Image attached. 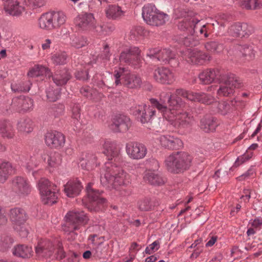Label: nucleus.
<instances>
[{
    "mask_svg": "<svg viewBox=\"0 0 262 262\" xmlns=\"http://www.w3.org/2000/svg\"><path fill=\"white\" fill-rule=\"evenodd\" d=\"M170 95L167 93H162L160 95V101L155 99L150 100L151 106L140 105L132 110L135 115L140 116V121L142 123L149 121L155 115L156 108L176 128L182 129L191 125L193 117L189 113L177 110L176 107L170 106L168 103Z\"/></svg>",
    "mask_w": 262,
    "mask_h": 262,
    "instance_id": "f257e3e1",
    "label": "nucleus"
},
{
    "mask_svg": "<svg viewBox=\"0 0 262 262\" xmlns=\"http://www.w3.org/2000/svg\"><path fill=\"white\" fill-rule=\"evenodd\" d=\"M101 184L108 189L121 191L122 187L130 183V176L116 163L108 162L105 165L104 172L100 177Z\"/></svg>",
    "mask_w": 262,
    "mask_h": 262,
    "instance_id": "f03ea898",
    "label": "nucleus"
},
{
    "mask_svg": "<svg viewBox=\"0 0 262 262\" xmlns=\"http://www.w3.org/2000/svg\"><path fill=\"white\" fill-rule=\"evenodd\" d=\"M175 13L179 17H181L178 25L179 29L187 31L189 33L193 32L197 34L199 31L200 35L204 37L209 36L210 33L209 28L210 25L203 24L196 16L186 14L185 12L180 15L177 13V11H176Z\"/></svg>",
    "mask_w": 262,
    "mask_h": 262,
    "instance_id": "7ed1b4c3",
    "label": "nucleus"
},
{
    "mask_svg": "<svg viewBox=\"0 0 262 262\" xmlns=\"http://www.w3.org/2000/svg\"><path fill=\"white\" fill-rule=\"evenodd\" d=\"M180 97L186 98L191 101H198L206 104H210L213 102V98L212 96L204 93H195L192 91L178 89L176 91L175 95H170L168 100L170 106L178 108L183 106V103Z\"/></svg>",
    "mask_w": 262,
    "mask_h": 262,
    "instance_id": "20e7f679",
    "label": "nucleus"
},
{
    "mask_svg": "<svg viewBox=\"0 0 262 262\" xmlns=\"http://www.w3.org/2000/svg\"><path fill=\"white\" fill-rule=\"evenodd\" d=\"M192 157L185 152H176L168 156L165 160L167 170L172 173H181L191 166Z\"/></svg>",
    "mask_w": 262,
    "mask_h": 262,
    "instance_id": "39448f33",
    "label": "nucleus"
},
{
    "mask_svg": "<svg viewBox=\"0 0 262 262\" xmlns=\"http://www.w3.org/2000/svg\"><path fill=\"white\" fill-rule=\"evenodd\" d=\"M35 252L39 257H48L53 254L55 257L59 259H62L65 257L62 244L58 241L53 243L49 240H41L35 247Z\"/></svg>",
    "mask_w": 262,
    "mask_h": 262,
    "instance_id": "423d86ee",
    "label": "nucleus"
},
{
    "mask_svg": "<svg viewBox=\"0 0 262 262\" xmlns=\"http://www.w3.org/2000/svg\"><path fill=\"white\" fill-rule=\"evenodd\" d=\"M114 76L116 85L122 84L128 88L134 89L140 86L142 80L140 77L135 74H131L123 67H115Z\"/></svg>",
    "mask_w": 262,
    "mask_h": 262,
    "instance_id": "0eeeda50",
    "label": "nucleus"
},
{
    "mask_svg": "<svg viewBox=\"0 0 262 262\" xmlns=\"http://www.w3.org/2000/svg\"><path fill=\"white\" fill-rule=\"evenodd\" d=\"M9 217L14 230L22 237H27L29 230L26 224L28 218L26 211L20 208L11 209L9 211Z\"/></svg>",
    "mask_w": 262,
    "mask_h": 262,
    "instance_id": "6e6552de",
    "label": "nucleus"
},
{
    "mask_svg": "<svg viewBox=\"0 0 262 262\" xmlns=\"http://www.w3.org/2000/svg\"><path fill=\"white\" fill-rule=\"evenodd\" d=\"M142 17L146 23L151 26H158L168 20L167 14L159 11L154 5L148 4L142 9Z\"/></svg>",
    "mask_w": 262,
    "mask_h": 262,
    "instance_id": "1a4fd4ad",
    "label": "nucleus"
},
{
    "mask_svg": "<svg viewBox=\"0 0 262 262\" xmlns=\"http://www.w3.org/2000/svg\"><path fill=\"white\" fill-rule=\"evenodd\" d=\"M89 218L83 211H70L66 215V222L63 230L73 232L87 224Z\"/></svg>",
    "mask_w": 262,
    "mask_h": 262,
    "instance_id": "9d476101",
    "label": "nucleus"
},
{
    "mask_svg": "<svg viewBox=\"0 0 262 262\" xmlns=\"http://www.w3.org/2000/svg\"><path fill=\"white\" fill-rule=\"evenodd\" d=\"M38 187L42 202L45 204H53L56 202L58 190L56 187L46 179L39 181Z\"/></svg>",
    "mask_w": 262,
    "mask_h": 262,
    "instance_id": "9b49d317",
    "label": "nucleus"
},
{
    "mask_svg": "<svg viewBox=\"0 0 262 262\" xmlns=\"http://www.w3.org/2000/svg\"><path fill=\"white\" fill-rule=\"evenodd\" d=\"M92 183H89L86 186V199L84 202L90 211H98L104 207L106 200L101 195V193L92 188Z\"/></svg>",
    "mask_w": 262,
    "mask_h": 262,
    "instance_id": "f8f14e48",
    "label": "nucleus"
},
{
    "mask_svg": "<svg viewBox=\"0 0 262 262\" xmlns=\"http://www.w3.org/2000/svg\"><path fill=\"white\" fill-rule=\"evenodd\" d=\"M147 56L155 61H159L162 63H168L172 66L178 63L174 60L176 55L169 49L159 48L150 49L146 53Z\"/></svg>",
    "mask_w": 262,
    "mask_h": 262,
    "instance_id": "ddd939ff",
    "label": "nucleus"
},
{
    "mask_svg": "<svg viewBox=\"0 0 262 262\" xmlns=\"http://www.w3.org/2000/svg\"><path fill=\"white\" fill-rule=\"evenodd\" d=\"M219 82L221 83L217 94L219 96H228L232 94L235 88L241 86L240 80L233 74H227L224 76V80Z\"/></svg>",
    "mask_w": 262,
    "mask_h": 262,
    "instance_id": "4468645a",
    "label": "nucleus"
},
{
    "mask_svg": "<svg viewBox=\"0 0 262 262\" xmlns=\"http://www.w3.org/2000/svg\"><path fill=\"white\" fill-rule=\"evenodd\" d=\"M140 51L137 47L126 49L121 53L119 59H114L113 63L119 62V66L128 64L133 66H138L141 61Z\"/></svg>",
    "mask_w": 262,
    "mask_h": 262,
    "instance_id": "2eb2a0df",
    "label": "nucleus"
},
{
    "mask_svg": "<svg viewBox=\"0 0 262 262\" xmlns=\"http://www.w3.org/2000/svg\"><path fill=\"white\" fill-rule=\"evenodd\" d=\"M12 190L18 196L24 197L31 192V186L28 180L23 177L17 176L12 180Z\"/></svg>",
    "mask_w": 262,
    "mask_h": 262,
    "instance_id": "dca6fc26",
    "label": "nucleus"
},
{
    "mask_svg": "<svg viewBox=\"0 0 262 262\" xmlns=\"http://www.w3.org/2000/svg\"><path fill=\"white\" fill-rule=\"evenodd\" d=\"M181 54L184 59L192 64H202L209 59L207 54L197 49H188Z\"/></svg>",
    "mask_w": 262,
    "mask_h": 262,
    "instance_id": "f3484780",
    "label": "nucleus"
},
{
    "mask_svg": "<svg viewBox=\"0 0 262 262\" xmlns=\"http://www.w3.org/2000/svg\"><path fill=\"white\" fill-rule=\"evenodd\" d=\"M125 150L128 157L134 160L144 158L147 154V149L142 144L136 142H129L126 144Z\"/></svg>",
    "mask_w": 262,
    "mask_h": 262,
    "instance_id": "a211bd4d",
    "label": "nucleus"
},
{
    "mask_svg": "<svg viewBox=\"0 0 262 262\" xmlns=\"http://www.w3.org/2000/svg\"><path fill=\"white\" fill-rule=\"evenodd\" d=\"M225 75L217 69H207L201 72L199 77L202 83L207 84L224 80Z\"/></svg>",
    "mask_w": 262,
    "mask_h": 262,
    "instance_id": "6ab92c4d",
    "label": "nucleus"
},
{
    "mask_svg": "<svg viewBox=\"0 0 262 262\" xmlns=\"http://www.w3.org/2000/svg\"><path fill=\"white\" fill-rule=\"evenodd\" d=\"M252 28L246 23H235L230 26L228 34L233 37H244L252 33Z\"/></svg>",
    "mask_w": 262,
    "mask_h": 262,
    "instance_id": "aec40b11",
    "label": "nucleus"
},
{
    "mask_svg": "<svg viewBox=\"0 0 262 262\" xmlns=\"http://www.w3.org/2000/svg\"><path fill=\"white\" fill-rule=\"evenodd\" d=\"M46 145L51 148H57L63 146L65 138L62 134L56 131L47 133L45 137Z\"/></svg>",
    "mask_w": 262,
    "mask_h": 262,
    "instance_id": "412c9836",
    "label": "nucleus"
},
{
    "mask_svg": "<svg viewBox=\"0 0 262 262\" xmlns=\"http://www.w3.org/2000/svg\"><path fill=\"white\" fill-rule=\"evenodd\" d=\"M154 78L157 82L163 84H171L174 81L173 73L164 67L156 69L154 73Z\"/></svg>",
    "mask_w": 262,
    "mask_h": 262,
    "instance_id": "4be33fe9",
    "label": "nucleus"
},
{
    "mask_svg": "<svg viewBox=\"0 0 262 262\" xmlns=\"http://www.w3.org/2000/svg\"><path fill=\"white\" fill-rule=\"evenodd\" d=\"M157 140L163 147L168 149H177L183 146L180 139L169 135L160 136Z\"/></svg>",
    "mask_w": 262,
    "mask_h": 262,
    "instance_id": "5701e85b",
    "label": "nucleus"
},
{
    "mask_svg": "<svg viewBox=\"0 0 262 262\" xmlns=\"http://www.w3.org/2000/svg\"><path fill=\"white\" fill-rule=\"evenodd\" d=\"M144 181L151 185L161 186L165 183V179L158 170L146 169L143 176Z\"/></svg>",
    "mask_w": 262,
    "mask_h": 262,
    "instance_id": "b1692460",
    "label": "nucleus"
},
{
    "mask_svg": "<svg viewBox=\"0 0 262 262\" xmlns=\"http://www.w3.org/2000/svg\"><path fill=\"white\" fill-rule=\"evenodd\" d=\"M76 24L81 30H88L94 28L96 20L92 14L85 13L77 17Z\"/></svg>",
    "mask_w": 262,
    "mask_h": 262,
    "instance_id": "393cba45",
    "label": "nucleus"
},
{
    "mask_svg": "<svg viewBox=\"0 0 262 262\" xmlns=\"http://www.w3.org/2000/svg\"><path fill=\"white\" fill-rule=\"evenodd\" d=\"M33 105V100L25 96L14 98L11 103L12 107L18 111H29L32 108Z\"/></svg>",
    "mask_w": 262,
    "mask_h": 262,
    "instance_id": "a878e982",
    "label": "nucleus"
},
{
    "mask_svg": "<svg viewBox=\"0 0 262 262\" xmlns=\"http://www.w3.org/2000/svg\"><path fill=\"white\" fill-rule=\"evenodd\" d=\"M99 164L96 156L93 153L84 154L79 159V166L88 171L94 169Z\"/></svg>",
    "mask_w": 262,
    "mask_h": 262,
    "instance_id": "bb28decb",
    "label": "nucleus"
},
{
    "mask_svg": "<svg viewBox=\"0 0 262 262\" xmlns=\"http://www.w3.org/2000/svg\"><path fill=\"white\" fill-rule=\"evenodd\" d=\"M234 51L235 54L240 57L243 62L252 60L255 57V52L253 48L247 45H238L235 47Z\"/></svg>",
    "mask_w": 262,
    "mask_h": 262,
    "instance_id": "cd10ccee",
    "label": "nucleus"
},
{
    "mask_svg": "<svg viewBox=\"0 0 262 262\" xmlns=\"http://www.w3.org/2000/svg\"><path fill=\"white\" fill-rule=\"evenodd\" d=\"M4 9L6 13L12 16H19L25 10L24 3L19 1L11 0L5 3Z\"/></svg>",
    "mask_w": 262,
    "mask_h": 262,
    "instance_id": "c85d7f7f",
    "label": "nucleus"
},
{
    "mask_svg": "<svg viewBox=\"0 0 262 262\" xmlns=\"http://www.w3.org/2000/svg\"><path fill=\"white\" fill-rule=\"evenodd\" d=\"M103 153L108 160L117 162L119 160V150L115 142L106 140L103 144Z\"/></svg>",
    "mask_w": 262,
    "mask_h": 262,
    "instance_id": "c756f323",
    "label": "nucleus"
},
{
    "mask_svg": "<svg viewBox=\"0 0 262 262\" xmlns=\"http://www.w3.org/2000/svg\"><path fill=\"white\" fill-rule=\"evenodd\" d=\"M219 123L217 120L210 116H204L200 120V127L206 133L213 132Z\"/></svg>",
    "mask_w": 262,
    "mask_h": 262,
    "instance_id": "7c9ffc66",
    "label": "nucleus"
},
{
    "mask_svg": "<svg viewBox=\"0 0 262 262\" xmlns=\"http://www.w3.org/2000/svg\"><path fill=\"white\" fill-rule=\"evenodd\" d=\"M41 158L48 164V168L51 170V168L57 167L61 163V158L60 155L57 152H43L41 155Z\"/></svg>",
    "mask_w": 262,
    "mask_h": 262,
    "instance_id": "2f4dec72",
    "label": "nucleus"
},
{
    "mask_svg": "<svg viewBox=\"0 0 262 262\" xmlns=\"http://www.w3.org/2000/svg\"><path fill=\"white\" fill-rule=\"evenodd\" d=\"M82 187L79 181H70L64 185V191L68 197L74 198L80 193Z\"/></svg>",
    "mask_w": 262,
    "mask_h": 262,
    "instance_id": "473e14b6",
    "label": "nucleus"
},
{
    "mask_svg": "<svg viewBox=\"0 0 262 262\" xmlns=\"http://www.w3.org/2000/svg\"><path fill=\"white\" fill-rule=\"evenodd\" d=\"M130 126V119L125 116L120 115L114 119L112 127L118 132H126Z\"/></svg>",
    "mask_w": 262,
    "mask_h": 262,
    "instance_id": "72a5a7b5",
    "label": "nucleus"
},
{
    "mask_svg": "<svg viewBox=\"0 0 262 262\" xmlns=\"http://www.w3.org/2000/svg\"><path fill=\"white\" fill-rule=\"evenodd\" d=\"M11 163L4 160H0V183H5L10 175L13 172Z\"/></svg>",
    "mask_w": 262,
    "mask_h": 262,
    "instance_id": "f704fd0d",
    "label": "nucleus"
},
{
    "mask_svg": "<svg viewBox=\"0 0 262 262\" xmlns=\"http://www.w3.org/2000/svg\"><path fill=\"white\" fill-rule=\"evenodd\" d=\"M203 37L198 31L197 34L192 32L187 36L181 37L180 42L185 47L192 48L198 45L200 39Z\"/></svg>",
    "mask_w": 262,
    "mask_h": 262,
    "instance_id": "c9c22d12",
    "label": "nucleus"
},
{
    "mask_svg": "<svg viewBox=\"0 0 262 262\" xmlns=\"http://www.w3.org/2000/svg\"><path fill=\"white\" fill-rule=\"evenodd\" d=\"M15 135L11 123L7 120H0V135L4 138L12 139Z\"/></svg>",
    "mask_w": 262,
    "mask_h": 262,
    "instance_id": "e433bc0d",
    "label": "nucleus"
},
{
    "mask_svg": "<svg viewBox=\"0 0 262 262\" xmlns=\"http://www.w3.org/2000/svg\"><path fill=\"white\" fill-rule=\"evenodd\" d=\"M28 75L30 77L34 78L43 76L50 77L51 75L47 68L41 65H36L29 70Z\"/></svg>",
    "mask_w": 262,
    "mask_h": 262,
    "instance_id": "4c0bfd02",
    "label": "nucleus"
},
{
    "mask_svg": "<svg viewBox=\"0 0 262 262\" xmlns=\"http://www.w3.org/2000/svg\"><path fill=\"white\" fill-rule=\"evenodd\" d=\"M51 17V23L53 24V29L57 28L63 25L67 19V16L62 11L50 12Z\"/></svg>",
    "mask_w": 262,
    "mask_h": 262,
    "instance_id": "58836bf2",
    "label": "nucleus"
},
{
    "mask_svg": "<svg viewBox=\"0 0 262 262\" xmlns=\"http://www.w3.org/2000/svg\"><path fill=\"white\" fill-rule=\"evenodd\" d=\"M71 75L67 70L57 71L53 76V80L57 85L66 84L70 79Z\"/></svg>",
    "mask_w": 262,
    "mask_h": 262,
    "instance_id": "ea45409f",
    "label": "nucleus"
},
{
    "mask_svg": "<svg viewBox=\"0 0 262 262\" xmlns=\"http://www.w3.org/2000/svg\"><path fill=\"white\" fill-rule=\"evenodd\" d=\"M13 255L23 258H29L32 255L31 247L25 245H17L12 249Z\"/></svg>",
    "mask_w": 262,
    "mask_h": 262,
    "instance_id": "a19ab883",
    "label": "nucleus"
},
{
    "mask_svg": "<svg viewBox=\"0 0 262 262\" xmlns=\"http://www.w3.org/2000/svg\"><path fill=\"white\" fill-rule=\"evenodd\" d=\"M107 17L112 19H116L123 14V11L121 8L116 5H110L105 9Z\"/></svg>",
    "mask_w": 262,
    "mask_h": 262,
    "instance_id": "79ce46f5",
    "label": "nucleus"
},
{
    "mask_svg": "<svg viewBox=\"0 0 262 262\" xmlns=\"http://www.w3.org/2000/svg\"><path fill=\"white\" fill-rule=\"evenodd\" d=\"M19 132L23 133H29L33 130V122L29 118L21 119L17 124Z\"/></svg>",
    "mask_w": 262,
    "mask_h": 262,
    "instance_id": "37998d69",
    "label": "nucleus"
},
{
    "mask_svg": "<svg viewBox=\"0 0 262 262\" xmlns=\"http://www.w3.org/2000/svg\"><path fill=\"white\" fill-rule=\"evenodd\" d=\"M49 12L46 13L41 15L38 19V26L42 29H53V24L51 23V17Z\"/></svg>",
    "mask_w": 262,
    "mask_h": 262,
    "instance_id": "c03bdc74",
    "label": "nucleus"
},
{
    "mask_svg": "<svg viewBox=\"0 0 262 262\" xmlns=\"http://www.w3.org/2000/svg\"><path fill=\"white\" fill-rule=\"evenodd\" d=\"M88 43L87 38L82 35H73L71 38V46L76 49L82 48Z\"/></svg>",
    "mask_w": 262,
    "mask_h": 262,
    "instance_id": "a18cd8bd",
    "label": "nucleus"
},
{
    "mask_svg": "<svg viewBox=\"0 0 262 262\" xmlns=\"http://www.w3.org/2000/svg\"><path fill=\"white\" fill-rule=\"evenodd\" d=\"M205 48L209 52L213 53H220L224 49V47L222 43L216 41H210L205 45Z\"/></svg>",
    "mask_w": 262,
    "mask_h": 262,
    "instance_id": "49530a36",
    "label": "nucleus"
},
{
    "mask_svg": "<svg viewBox=\"0 0 262 262\" xmlns=\"http://www.w3.org/2000/svg\"><path fill=\"white\" fill-rule=\"evenodd\" d=\"M213 107L214 108V112L222 115L227 114L230 109V105L224 101L222 102H215L213 104Z\"/></svg>",
    "mask_w": 262,
    "mask_h": 262,
    "instance_id": "de8ad7c7",
    "label": "nucleus"
},
{
    "mask_svg": "<svg viewBox=\"0 0 262 262\" xmlns=\"http://www.w3.org/2000/svg\"><path fill=\"white\" fill-rule=\"evenodd\" d=\"M51 59L55 64H63L67 62V55L64 52H58L52 55Z\"/></svg>",
    "mask_w": 262,
    "mask_h": 262,
    "instance_id": "09e8293b",
    "label": "nucleus"
},
{
    "mask_svg": "<svg viewBox=\"0 0 262 262\" xmlns=\"http://www.w3.org/2000/svg\"><path fill=\"white\" fill-rule=\"evenodd\" d=\"M47 97L49 101H55L60 97V89L50 87L47 91Z\"/></svg>",
    "mask_w": 262,
    "mask_h": 262,
    "instance_id": "8fccbe9b",
    "label": "nucleus"
},
{
    "mask_svg": "<svg viewBox=\"0 0 262 262\" xmlns=\"http://www.w3.org/2000/svg\"><path fill=\"white\" fill-rule=\"evenodd\" d=\"M11 89L14 92H28L30 90V83L20 81L11 84Z\"/></svg>",
    "mask_w": 262,
    "mask_h": 262,
    "instance_id": "3c124183",
    "label": "nucleus"
},
{
    "mask_svg": "<svg viewBox=\"0 0 262 262\" xmlns=\"http://www.w3.org/2000/svg\"><path fill=\"white\" fill-rule=\"evenodd\" d=\"M138 208L141 211H148L151 209L155 206L152 205L148 198L140 200L138 203Z\"/></svg>",
    "mask_w": 262,
    "mask_h": 262,
    "instance_id": "603ef678",
    "label": "nucleus"
},
{
    "mask_svg": "<svg viewBox=\"0 0 262 262\" xmlns=\"http://www.w3.org/2000/svg\"><path fill=\"white\" fill-rule=\"evenodd\" d=\"M143 29L141 27H137L132 29L130 32V39L136 40L143 35Z\"/></svg>",
    "mask_w": 262,
    "mask_h": 262,
    "instance_id": "864d4df0",
    "label": "nucleus"
},
{
    "mask_svg": "<svg viewBox=\"0 0 262 262\" xmlns=\"http://www.w3.org/2000/svg\"><path fill=\"white\" fill-rule=\"evenodd\" d=\"M159 248L160 243L158 241H156L146 248L145 253L147 254H151L157 251Z\"/></svg>",
    "mask_w": 262,
    "mask_h": 262,
    "instance_id": "5fc2aeb1",
    "label": "nucleus"
},
{
    "mask_svg": "<svg viewBox=\"0 0 262 262\" xmlns=\"http://www.w3.org/2000/svg\"><path fill=\"white\" fill-rule=\"evenodd\" d=\"M39 161L37 160L34 157L30 158L29 161L27 163L26 168L29 170H33L35 167L38 165Z\"/></svg>",
    "mask_w": 262,
    "mask_h": 262,
    "instance_id": "6e6d98bb",
    "label": "nucleus"
},
{
    "mask_svg": "<svg viewBox=\"0 0 262 262\" xmlns=\"http://www.w3.org/2000/svg\"><path fill=\"white\" fill-rule=\"evenodd\" d=\"M146 165L148 168L147 169H151L152 170H158V169L159 168V162L155 159L149 160L146 163Z\"/></svg>",
    "mask_w": 262,
    "mask_h": 262,
    "instance_id": "4d7b16f0",
    "label": "nucleus"
},
{
    "mask_svg": "<svg viewBox=\"0 0 262 262\" xmlns=\"http://www.w3.org/2000/svg\"><path fill=\"white\" fill-rule=\"evenodd\" d=\"M250 224L254 228L260 230L262 225V217L260 216L255 217L254 220L250 221Z\"/></svg>",
    "mask_w": 262,
    "mask_h": 262,
    "instance_id": "13d9d810",
    "label": "nucleus"
},
{
    "mask_svg": "<svg viewBox=\"0 0 262 262\" xmlns=\"http://www.w3.org/2000/svg\"><path fill=\"white\" fill-rule=\"evenodd\" d=\"M72 117L78 120L80 117V107L79 104H74L72 110Z\"/></svg>",
    "mask_w": 262,
    "mask_h": 262,
    "instance_id": "bf43d9fd",
    "label": "nucleus"
},
{
    "mask_svg": "<svg viewBox=\"0 0 262 262\" xmlns=\"http://www.w3.org/2000/svg\"><path fill=\"white\" fill-rule=\"evenodd\" d=\"M88 68H86V70L83 71H78L76 74L75 76L76 78L78 79H81V80H86L89 78V74L88 73L87 70Z\"/></svg>",
    "mask_w": 262,
    "mask_h": 262,
    "instance_id": "052dcab7",
    "label": "nucleus"
},
{
    "mask_svg": "<svg viewBox=\"0 0 262 262\" xmlns=\"http://www.w3.org/2000/svg\"><path fill=\"white\" fill-rule=\"evenodd\" d=\"M81 93L86 97L92 96L93 90L89 86L83 87L80 90Z\"/></svg>",
    "mask_w": 262,
    "mask_h": 262,
    "instance_id": "680f3d73",
    "label": "nucleus"
},
{
    "mask_svg": "<svg viewBox=\"0 0 262 262\" xmlns=\"http://www.w3.org/2000/svg\"><path fill=\"white\" fill-rule=\"evenodd\" d=\"M7 222L5 210L0 206V225L5 224Z\"/></svg>",
    "mask_w": 262,
    "mask_h": 262,
    "instance_id": "e2e57ef3",
    "label": "nucleus"
},
{
    "mask_svg": "<svg viewBox=\"0 0 262 262\" xmlns=\"http://www.w3.org/2000/svg\"><path fill=\"white\" fill-rule=\"evenodd\" d=\"M217 236L216 235H212L211 236H209L208 238V241L206 244V246L207 247L212 246L217 241Z\"/></svg>",
    "mask_w": 262,
    "mask_h": 262,
    "instance_id": "0e129e2a",
    "label": "nucleus"
},
{
    "mask_svg": "<svg viewBox=\"0 0 262 262\" xmlns=\"http://www.w3.org/2000/svg\"><path fill=\"white\" fill-rule=\"evenodd\" d=\"M101 56L103 59H108L110 56L108 47L106 45L104 46L103 54L101 55Z\"/></svg>",
    "mask_w": 262,
    "mask_h": 262,
    "instance_id": "69168bd1",
    "label": "nucleus"
},
{
    "mask_svg": "<svg viewBox=\"0 0 262 262\" xmlns=\"http://www.w3.org/2000/svg\"><path fill=\"white\" fill-rule=\"evenodd\" d=\"M247 161V160L245 159V157H244V155H243L242 156H239V157L237 158V160L235 162L234 166H238L239 165L244 163Z\"/></svg>",
    "mask_w": 262,
    "mask_h": 262,
    "instance_id": "338daca9",
    "label": "nucleus"
},
{
    "mask_svg": "<svg viewBox=\"0 0 262 262\" xmlns=\"http://www.w3.org/2000/svg\"><path fill=\"white\" fill-rule=\"evenodd\" d=\"M240 6L244 9H251V6L250 5V0H244L241 2Z\"/></svg>",
    "mask_w": 262,
    "mask_h": 262,
    "instance_id": "774afa93",
    "label": "nucleus"
}]
</instances>
